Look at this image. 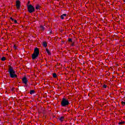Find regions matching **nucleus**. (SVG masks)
I'll return each instance as SVG.
<instances>
[{
  "label": "nucleus",
  "mask_w": 125,
  "mask_h": 125,
  "mask_svg": "<svg viewBox=\"0 0 125 125\" xmlns=\"http://www.w3.org/2000/svg\"><path fill=\"white\" fill-rule=\"evenodd\" d=\"M8 73H9V76L12 79L17 77V75L15 74V70L13 69V67L11 65H8Z\"/></svg>",
  "instance_id": "1"
},
{
  "label": "nucleus",
  "mask_w": 125,
  "mask_h": 125,
  "mask_svg": "<svg viewBox=\"0 0 125 125\" xmlns=\"http://www.w3.org/2000/svg\"><path fill=\"white\" fill-rule=\"evenodd\" d=\"M61 104L62 107H67V106H69L70 103L69 102V100H68V99L63 98L61 103Z\"/></svg>",
  "instance_id": "2"
},
{
  "label": "nucleus",
  "mask_w": 125,
  "mask_h": 125,
  "mask_svg": "<svg viewBox=\"0 0 125 125\" xmlns=\"http://www.w3.org/2000/svg\"><path fill=\"white\" fill-rule=\"evenodd\" d=\"M40 55V50L38 48H35L34 49V52L32 54V60H35Z\"/></svg>",
  "instance_id": "3"
},
{
  "label": "nucleus",
  "mask_w": 125,
  "mask_h": 125,
  "mask_svg": "<svg viewBox=\"0 0 125 125\" xmlns=\"http://www.w3.org/2000/svg\"><path fill=\"white\" fill-rule=\"evenodd\" d=\"M27 10L29 13H33L35 11V7L30 4L27 6Z\"/></svg>",
  "instance_id": "4"
},
{
  "label": "nucleus",
  "mask_w": 125,
  "mask_h": 125,
  "mask_svg": "<svg viewBox=\"0 0 125 125\" xmlns=\"http://www.w3.org/2000/svg\"><path fill=\"white\" fill-rule=\"evenodd\" d=\"M21 5V1L20 0H18L16 1V6L17 9H19L20 8V6Z\"/></svg>",
  "instance_id": "5"
},
{
  "label": "nucleus",
  "mask_w": 125,
  "mask_h": 125,
  "mask_svg": "<svg viewBox=\"0 0 125 125\" xmlns=\"http://www.w3.org/2000/svg\"><path fill=\"white\" fill-rule=\"evenodd\" d=\"M21 81L23 83H24V84H27V83H28V82H29V81L28 80V79H27L26 77L22 78L21 79Z\"/></svg>",
  "instance_id": "6"
},
{
  "label": "nucleus",
  "mask_w": 125,
  "mask_h": 125,
  "mask_svg": "<svg viewBox=\"0 0 125 125\" xmlns=\"http://www.w3.org/2000/svg\"><path fill=\"white\" fill-rule=\"evenodd\" d=\"M67 16V14H63L61 16V19L64 20V17H66Z\"/></svg>",
  "instance_id": "7"
},
{
  "label": "nucleus",
  "mask_w": 125,
  "mask_h": 125,
  "mask_svg": "<svg viewBox=\"0 0 125 125\" xmlns=\"http://www.w3.org/2000/svg\"><path fill=\"white\" fill-rule=\"evenodd\" d=\"M42 45L44 47H46V46H47V43H46L45 42H43Z\"/></svg>",
  "instance_id": "8"
},
{
  "label": "nucleus",
  "mask_w": 125,
  "mask_h": 125,
  "mask_svg": "<svg viewBox=\"0 0 125 125\" xmlns=\"http://www.w3.org/2000/svg\"><path fill=\"white\" fill-rule=\"evenodd\" d=\"M46 51L48 55H51V53H50V51L48 49H46Z\"/></svg>",
  "instance_id": "9"
},
{
  "label": "nucleus",
  "mask_w": 125,
  "mask_h": 125,
  "mask_svg": "<svg viewBox=\"0 0 125 125\" xmlns=\"http://www.w3.org/2000/svg\"><path fill=\"white\" fill-rule=\"evenodd\" d=\"M60 121H61V122H63L64 121V117L62 116L60 118Z\"/></svg>",
  "instance_id": "10"
},
{
  "label": "nucleus",
  "mask_w": 125,
  "mask_h": 125,
  "mask_svg": "<svg viewBox=\"0 0 125 125\" xmlns=\"http://www.w3.org/2000/svg\"><path fill=\"white\" fill-rule=\"evenodd\" d=\"M41 8V6L40 5H37L36 6V9L39 10Z\"/></svg>",
  "instance_id": "11"
},
{
  "label": "nucleus",
  "mask_w": 125,
  "mask_h": 125,
  "mask_svg": "<svg viewBox=\"0 0 125 125\" xmlns=\"http://www.w3.org/2000/svg\"><path fill=\"white\" fill-rule=\"evenodd\" d=\"M53 78H57V75H56V73H53Z\"/></svg>",
  "instance_id": "12"
},
{
  "label": "nucleus",
  "mask_w": 125,
  "mask_h": 125,
  "mask_svg": "<svg viewBox=\"0 0 125 125\" xmlns=\"http://www.w3.org/2000/svg\"><path fill=\"white\" fill-rule=\"evenodd\" d=\"M5 60H6V58L4 57H2L1 59V61H5Z\"/></svg>",
  "instance_id": "13"
},
{
  "label": "nucleus",
  "mask_w": 125,
  "mask_h": 125,
  "mask_svg": "<svg viewBox=\"0 0 125 125\" xmlns=\"http://www.w3.org/2000/svg\"><path fill=\"white\" fill-rule=\"evenodd\" d=\"M34 93H35V91L34 90H31L30 91V94H34Z\"/></svg>",
  "instance_id": "14"
},
{
  "label": "nucleus",
  "mask_w": 125,
  "mask_h": 125,
  "mask_svg": "<svg viewBox=\"0 0 125 125\" xmlns=\"http://www.w3.org/2000/svg\"><path fill=\"white\" fill-rule=\"evenodd\" d=\"M68 42H73V41H72V39L68 38Z\"/></svg>",
  "instance_id": "15"
},
{
  "label": "nucleus",
  "mask_w": 125,
  "mask_h": 125,
  "mask_svg": "<svg viewBox=\"0 0 125 125\" xmlns=\"http://www.w3.org/2000/svg\"><path fill=\"white\" fill-rule=\"evenodd\" d=\"M123 124H125V122H119V125H123Z\"/></svg>",
  "instance_id": "16"
},
{
  "label": "nucleus",
  "mask_w": 125,
  "mask_h": 125,
  "mask_svg": "<svg viewBox=\"0 0 125 125\" xmlns=\"http://www.w3.org/2000/svg\"><path fill=\"white\" fill-rule=\"evenodd\" d=\"M40 28H41V30H44V27H43V26H42V25H41V27H40Z\"/></svg>",
  "instance_id": "17"
},
{
  "label": "nucleus",
  "mask_w": 125,
  "mask_h": 125,
  "mask_svg": "<svg viewBox=\"0 0 125 125\" xmlns=\"http://www.w3.org/2000/svg\"><path fill=\"white\" fill-rule=\"evenodd\" d=\"M103 87H104V88H106V87H107V85L104 84V85L103 86Z\"/></svg>",
  "instance_id": "18"
},
{
  "label": "nucleus",
  "mask_w": 125,
  "mask_h": 125,
  "mask_svg": "<svg viewBox=\"0 0 125 125\" xmlns=\"http://www.w3.org/2000/svg\"><path fill=\"white\" fill-rule=\"evenodd\" d=\"M14 21L16 24L17 23V21H16V20H14Z\"/></svg>",
  "instance_id": "19"
},
{
  "label": "nucleus",
  "mask_w": 125,
  "mask_h": 125,
  "mask_svg": "<svg viewBox=\"0 0 125 125\" xmlns=\"http://www.w3.org/2000/svg\"><path fill=\"white\" fill-rule=\"evenodd\" d=\"M74 43L73 42L71 44V46H74Z\"/></svg>",
  "instance_id": "20"
},
{
  "label": "nucleus",
  "mask_w": 125,
  "mask_h": 125,
  "mask_svg": "<svg viewBox=\"0 0 125 125\" xmlns=\"http://www.w3.org/2000/svg\"><path fill=\"white\" fill-rule=\"evenodd\" d=\"M122 104H123V105H125V102H122Z\"/></svg>",
  "instance_id": "21"
},
{
  "label": "nucleus",
  "mask_w": 125,
  "mask_h": 125,
  "mask_svg": "<svg viewBox=\"0 0 125 125\" xmlns=\"http://www.w3.org/2000/svg\"><path fill=\"white\" fill-rule=\"evenodd\" d=\"M10 19L12 21H14V19H12V18H10Z\"/></svg>",
  "instance_id": "22"
}]
</instances>
